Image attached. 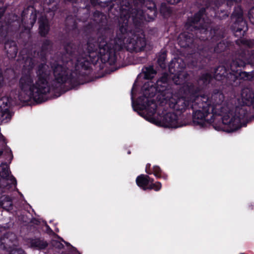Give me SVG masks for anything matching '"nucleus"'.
Wrapping results in <instances>:
<instances>
[{"mask_svg":"<svg viewBox=\"0 0 254 254\" xmlns=\"http://www.w3.org/2000/svg\"><path fill=\"white\" fill-rule=\"evenodd\" d=\"M153 182L148 176L141 175L138 176L136 179V182L138 187L141 188L143 190L148 189L150 183Z\"/></svg>","mask_w":254,"mask_h":254,"instance_id":"2eb2a0df","label":"nucleus"},{"mask_svg":"<svg viewBox=\"0 0 254 254\" xmlns=\"http://www.w3.org/2000/svg\"><path fill=\"white\" fill-rule=\"evenodd\" d=\"M167 82L168 76L164 75L157 81L156 87L153 86V83L150 81L146 82L143 86V89L145 90V96L139 98L137 101L138 108L141 110H144L142 116L152 124L166 127H182L186 124L182 120L181 116H178L174 113H167L161 120L155 116L157 105L149 98L153 96L156 91H163V88L167 87Z\"/></svg>","mask_w":254,"mask_h":254,"instance_id":"7ed1b4c3","label":"nucleus"},{"mask_svg":"<svg viewBox=\"0 0 254 254\" xmlns=\"http://www.w3.org/2000/svg\"><path fill=\"white\" fill-rule=\"evenodd\" d=\"M207 101L205 96H197L192 102L191 106L194 110L192 121L194 125L205 127L215 123L216 115L212 112H209V104L206 103Z\"/></svg>","mask_w":254,"mask_h":254,"instance_id":"20e7f679","label":"nucleus"},{"mask_svg":"<svg viewBox=\"0 0 254 254\" xmlns=\"http://www.w3.org/2000/svg\"><path fill=\"white\" fill-rule=\"evenodd\" d=\"M0 185L1 187H6L9 185L15 186V179L10 175L9 166L6 163H1L0 165Z\"/></svg>","mask_w":254,"mask_h":254,"instance_id":"1a4fd4ad","label":"nucleus"},{"mask_svg":"<svg viewBox=\"0 0 254 254\" xmlns=\"http://www.w3.org/2000/svg\"><path fill=\"white\" fill-rule=\"evenodd\" d=\"M127 21V20L125 19L123 21V24L120 25L117 36L114 41V45L112 47H109L104 39L98 40L99 44L89 42L87 46L89 56H79L75 60L72 59L71 61L68 62L66 64L67 65L69 66L73 62H76L74 65L75 70H78L80 68H86L89 63V59H93L96 56L106 55L108 58L115 50H120L123 47L128 50L136 51L137 49L143 48L145 45L144 40L140 39L136 42V36L128 30Z\"/></svg>","mask_w":254,"mask_h":254,"instance_id":"f03ea898","label":"nucleus"},{"mask_svg":"<svg viewBox=\"0 0 254 254\" xmlns=\"http://www.w3.org/2000/svg\"><path fill=\"white\" fill-rule=\"evenodd\" d=\"M5 49L7 50V54L9 55V58L14 57L16 55L17 50L14 42L6 43Z\"/></svg>","mask_w":254,"mask_h":254,"instance_id":"6ab92c4d","label":"nucleus"},{"mask_svg":"<svg viewBox=\"0 0 254 254\" xmlns=\"http://www.w3.org/2000/svg\"><path fill=\"white\" fill-rule=\"evenodd\" d=\"M204 11V9L200 10L193 19H189L186 25V27L189 30L192 31V29H194V30L196 31L195 34L197 37H199V34L207 35L208 33L207 28L205 27L206 26L205 25L201 26V27L198 29L196 28H197L198 22L201 23V17Z\"/></svg>","mask_w":254,"mask_h":254,"instance_id":"6e6552de","label":"nucleus"},{"mask_svg":"<svg viewBox=\"0 0 254 254\" xmlns=\"http://www.w3.org/2000/svg\"><path fill=\"white\" fill-rule=\"evenodd\" d=\"M181 64L180 69H178L177 73L173 76V80L176 84H181L184 80L185 75L186 73L182 71V70L185 66L184 62L182 60H178L177 62L175 64V66H179Z\"/></svg>","mask_w":254,"mask_h":254,"instance_id":"4468645a","label":"nucleus"},{"mask_svg":"<svg viewBox=\"0 0 254 254\" xmlns=\"http://www.w3.org/2000/svg\"><path fill=\"white\" fill-rule=\"evenodd\" d=\"M254 93L249 88H245L242 90L241 93L242 102L245 105H250L253 102Z\"/></svg>","mask_w":254,"mask_h":254,"instance_id":"dca6fc26","label":"nucleus"},{"mask_svg":"<svg viewBox=\"0 0 254 254\" xmlns=\"http://www.w3.org/2000/svg\"><path fill=\"white\" fill-rule=\"evenodd\" d=\"M137 1H139L140 2H142V0H136Z\"/></svg>","mask_w":254,"mask_h":254,"instance_id":"37998d69","label":"nucleus"},{"mask_svg":"<svg viewBox=\"0 0 254 254\" xmlns=\"http://www.w3.org/2000/svg\"><path fill=\"white\" fill-rule=\"evenodd\" d=\"M248 16L251 22L254 24V7L252 8L248 13Z\"/></svg>","mask_w":254,"mask_h":254,"instance_id":"a878e982","label":"nucleus"},{"mask_svg":"<svg viewBox=\"0 0 254 254\" xmlns=\"http://www.w3.org/2000/svg\"><path fill=\"white\" fill-rule=\"evenodd\" d=\"M145 78L146 79L152 78L156 72L152 66L145 67L143 69Z\"/></svg>","mask_w":254,"mask_h":254,"instance_id":"4be33fe9","label":"nucleus"},{"mask_svg":"<svg viewBox=\"0 0 254 254\" xmlns=\"http://www.w3.org/2000/svg\"><path fill=\"white\" fill-rule=\"evenodd\" d=\"M243 30L242 28H238L237 32V31H241V30Z\"/></svg>","mask_w":254,"mask_h":254,"instance_id":"a19ab883","label":"nucleus"},{"mask_svg":"<svg viewBox=\"0 0 254 254\" xmlns=\"http://www.w3.org/2000/svg\"><path fill=\"white\" fill-rule=\"evenodd\" d=\"M246 62L243 60L238 59L233 61L230 65V69L229 73L224 66L218 67L214 72V77L218 80H223L226 78L229 81V83L234 82L238 78L249 80V73L245 71H241L240 67L243 66Z\"/></svg>","mask_w":254,"mask_h":254,"instance_id":"39448f33","label":"nucleus"},{"mask_svg":"<svg viewBox=\"0 0 254 254\" xmlns=\"http://www.w3.org/2000/svg\"><path fill=\"white\" fill-rule=\"evenodd\" d=\"M8 252V254H25L24 252L20 248H18V246L16 247L12 248L11 249H9Z\"/></svg>","mask_w":254,"mask_h":254,"instance_id":"b1692460","label":"nucleus"},{"mask_svg":"<svg viewBox=\"0 0 254 254\" xmlns=\"http://www.w3.org/2000/svg\"><path fill=\"white\" fill-rule=\"evenodd\" d=\"M153 173L154 176L157 178H163L164 179H167V176L166 175L162 176L161 171L158 166H154L153 168Z\"/></svg>","mask_w":254,"mask_h":254,"instance_id":"5701e85b","label":"nucleus"},{"mask_svg":"<svg viewBox=\"0 0 254 254\" xmlns=\"http://www.w3.org/2000/svg\"><path fill=\"white\" fill-rule=\"evenodd\" d=\"M135 83H134L133 84L132 88V90H131V99H132V107L133 108L134 110H135V106H134V104L133 101V91L135 89Z\"/></svg>","mask_w":254,"mask_h":254,"instance_id":"c756f323","label":"nucleus"},{"mask_svg":"<svg viewBox=\"0 0 254 254\" xmlns=\"http://www.w3.org/2000/svg\"><path fill=\"white\" fill-rule=\"evenodd\" d=\"M31 17L32 18V21L31 22V27H32L33 26V25L34 24V23L36 21V12H35L34 13H32Z\"/></svg>","mask_w":254,"mask_h":254,"instance_id":"c85d7f7f","label":"nucleus"},{"mask_svg":"<svg viewBox=\"0 0 254 254\" xmlns=\"http://www.w3.org/2000/svg\"><path fill=\"white\" fill-rule=\"evenodd\" d=\"M155 15L156 10L154 8H148L144 13L141 10H136V13L135 15L132 13L131 17L134 22H138L137 19L141 21L144 20L149 21L152 20Z\"/></svg>","mask_w":254,"mask_h":254,"instance_id":"f8f14e48","label":"nucleus"},{"mask_svg":"<svg viewBox=\"0 0 254 254\" xmlns=\"http://www.w3.org/2000/svg\"><path fill=\"white\" fill-rule=\"evenodd\" d=\"M6 117V115H4L2 117L4 118V120L3 121H0V123H6L7 122H8L10 118H11V113L10 112V116L8 118V119H4V118H5Z\"/></svg>","mask_w":254,"mask_h":254,"instance_id":"7c9ffc66","label":"nucleus"},{"mask_svg":"<svg viewBox=\"0 0 254 254\" xmlns=\"http://www.w3.org/2000/svg\"><path fill=\"white\" fill-rule=\"evenodd\" d=\"M167 2L170 4H176L180 1V0H166Z\"/></svg>","mask_w":254,"mask_h":254,"instance_id":"473e14b6","label":"nucleus"},{"mask_svg":"<svg viewBox=\"0 0 254 254\" xmlns=\"http://www.w3.org/2000/svg\"><path fill=\"white\" fill-rule=\"evenodd\" d=\"M217 116H222V122L215 123L213 125V127L217 130H223L227 132H233L240 128L242 126V121L243 118L234 114L230 109L228 108L227 111L224 110L223 113L220 114H216Z\"/></svg>","mask_w":254,"mask_h":254,"instance_id":"423d86ee","label":"nucleus"},{"mask_svg":"<svg viewBox=\"0 0 254 254\" xmlns=\"http://www.w3.org/2000/svg\"><path fill=\"white\" fill-rule=\"evenodd\" d=\"M188 37V36L186 33H182L179 35L178 38V43L181 47H188L191 42L192 40L190 38V36H189V38Z\"/></svg>","mask_w":254,"mask_h":254,"instance_id":"a211bd4d","label":"nucleus"},{"mask_svg":"<svg viewBox=\"0 0 254 254\" xmlns=\"http://www.w3.org/2000/svg\"><path fill=\"white\" fill-rule=\"evenodd\" d=\"M241 25H245V21H243V20H242L241 21Z\"/></svg>","mask_w":254,"mask_h":254,"instance_id":"e433bc0d","label":"nucleus"},{"mask_svg":"<svg viewBox=\"0 0 254 254\" xmlns=\"http://www.w3.org/2000/svg\"><path fill=\"white\" fill-rule=\"evenodd\" d=\"M207 98L208 101L206 103L209 104V108H211V111L213 114H220L223 113V110H228L229 107L227 102L224 101V95L220 92L213 93L211 97V100L207 96L203 95Z\"/></svg>","mask_w":254,"mask_h":254,"instance_id":"0eeeda50","label":"nucleus"},{"mask_svg":"<svg viewBox=\"0 0 254 254\" xmlns=\"http://www.w3.org/2000/svg\"><path fill=\"white\" fill-rule=\"evenodd\" d=\"M10 106V100L7 97H3L0 100V121H3L2 117L6 115L5 119H8L10 116L9 108Z\"/></svg>","mask_w":254,"mask_h":254,"instance_id":"ddd939ff","label":"nucleus"},{"mask_svg":"<svg viewBox=\"0 0 254 254\" xmlns=\"http://www.w3.org/2000/svg\"><path fill=\"white\" fill-rule=\"evenodd\" d=\"M0 206L4 209L9 210L12 208V202L8 196H2L0 197Z\"/></svg>","mask_w":254,"mask_h":254,"instance_id":"aec40b11","label":"nucleus"},{"mask_svg":"<svg viewBox=\"0 0 254 254\" xmlns=\"http://www.w3.org/2000/svg\"><path fill=\"white\" fill-rule=\"evenodd\" d=\"M18 246V242L16 235L12 233H8L0 239V248L8 251L12 248Z\"/></svg>","mask_w":254,"mask_h":254,"instance_id":"9d476101","label":"nucleus"},{"mask_svg":"<svg viewBox=\"0 0 254 254\" xmlns=\"http://www.w3.org/2000/svg\"><path fill=\"white\" fill-rule=\"evenodd\" d=\"M31 67V66H30ZM54 75L55 87L66 82L72 76V69L65 65L57 64L50 67L46 64H41L36 69V77L31 68H25L19 80V98L21 101L43 102V95L50 91V82L51 78V69Z\"/></svg>","mask_w":254,"mask_h":254,"instance_id":"f257e3e1","label":"nucleus"},{"mask_svg":"<svg viewBox=\"0 0 254 254\" xmlns=\"http://www.w3.org/2000/svg\"><path fill=\"white\" fill-rule=\"evenodd\" d=\"M211 79V75L209 74H206L205 75H203L201 77V80L204 83L207 84L210 81Z\"/></svg>","mask_w":254,"mask_h":254,"instance_id":"bb28decb","label":"nucleus"},{"mask_svg":"<svg viewBox=\"0 0 254 254\" xmlns=\"http://www.w3.org/2000/svg\"><path fill=\"white\" fill-rule=\"evenodd\" d=\"M57 0H45V2L47 4H52L53 3H54L55 1H56Z\"/></svg>","mask_w":254,"mask_h":254,"instance_id":"72a5a7b5","label":"nucleus"},{"mask_svg":"<svg viewBox=\"0 0 254 254\" xmlns=\"http://www.w3.org/2000/svg\"><path fill=\"white\" fill-rule=\"evenodd\" d=\"M165 54H163L161 56V57L159 59H158V62L160 64V65L161 66H163V65L162 64H163V63L165 61Z\"/></svg>","mask_w":254,"mask_h":254,"instance_id":"cd10ccee","label":"nucleus"},{"mask_svg":"<svg viewBox=\"0 0 254 254\" xmlns=\"http://www.w3.org/2000/svg\"><path fill=\"white\" fill-rule=\"evenodd\" d=\"M2 154V151H0V156Z\"/></svg>","mask_w":254,"mask_h":254,"instance_id":"c03bdc74","label":"nucleus"},{"mask_svg":"<svg viewBox=\"0 0 254 254\" xmlns=\"http://www.w3.org/2000/svg\"><path fill=\"white\" fill-rule=\"evenodd\" d=\"M205 37V36H200V37H199V38L201 39V40H204Z\"/></svg>","mask_w":254,"mask_h":254,"instance_id":"c9c22d12","label":"nucleus"},{"mask_svg":"<svg viewBox=\"0 0 254 254\" xmlns=\"http://www.w3.org/2000/svg\"><path fill=\"white\" fill-rule=\"evenodd\" d=\"M28 63H29V64H30V63H31V60H27V61H26V64H27Z\"/></svg>","mask_w":254,"mask_h":254,"instance_id":"ea45409f","label":"nucleus"},{"mask_svg":"<svg viewBox=\"0 0 254 254\" xmlns=\"http://www.w3.org/2000/svg\"><path fill=\"white\" fill-rule=\"evenodd\" d=\"M4 85V80L3 77L0 72V87H2Z\"/></svg>","mask_w":254,"mask_h":254,"instance_id":"2f4dec72","label":"nucleus"},{"mask_svg":"<svg viewBox=\"0 0 254 254\" xmlns=\"http://www.w3.org/2000/svg\"><path fill=\"white\" fill-rule=\"evenodd\" d=\"M251 104H252L254 106V96L253 99V102H252V103H251Z\"/></svg>","mask_w":254,"mask_h":254,"instance_id":"58836bf2","label":"nucleus"},{"mask_svg":"<svg viewBox=\"0 0 254 254\" xmlns=\"http://www.w3.org/2000/svg\"><path fill=\"white\" fill-rule=\"evenodd\" d=\"M168 102L169 106L176 110H183L187 106H189L190 103L183 98H180L178 94H174L169 97Z\"/></svg>","mask_w":254,"mask_h":254,"instance_id":"9b49d317","label":"nucleus"},{"mask_svg":"<svg viewBox=\"0 0 254 254\" xmlns=\"http://www.w3.org/2000/svg\"><path fill=\"white\" fill-rule=\"evenodd\" d=\"M161 188V184L160 182H156L155 183H150L148 187V189L151 190L153 189L156 191H158L160 190Z\"/></svg>","mask_w":254,"mask_h":254,"instance_id":"393cba45","label":"nucleus"},{"mask_svg":"<svg viewBox=\"0 0 254 254\" xmlns=\"http://www.w3.org/2000/svg\"><path fill=\"white\" fill-rule=\"evenodd\" d=\"M31 245L32 247L43 249L47 247V243L43 240L37 239L31 241Z\"/></svg>","mask_w":254,"mask_h":254,"instance_id":"412c9836","label":"nucleus"},{"mask_svg":"<svg viewBox=\"0 0 254 254\" xmlns=\"http://www.w3.org/2000/svg\"><path fill=\"white\" fill-rule=\"evenodd\" d=\"M150 164H148V165H146V172H147V169L148 168H149V167H150Z\"/></svg>","mask_w":254,"mask_h":254,"instance_id":"4c0bfd02","label":"nucleus"},{"mask_svg":"<svg viewBox=\"0 0 254 254\" xmlns=\"http://www.w3.org/2000/svg\"><path fill=\"white\" fill-rule=\"evenodd\" d=\"M49 31V25L47 18L42 17L39 20V32L42 36H45Z\"/></svg>","mask_w":254,"mask_h":254,"instance_id":"f3484780","label":"nucleus"},{"mask_svg":"<svg viewBox=\"0 0 254 254\" xmlns=\"http://www.w3.org/2000/svg\"><path fill=\"white\" fill-rule=\"evenodd\" d=\"M8 157H9V159L10 160V161H11L12 159V155L11 154V151H10L9 153V155H8Z\"/></svg>","mask_w":254,"mask_h":254,"instance_id":"f704fd0d","label":"nucleus"},{"mask_svg":"<svg viewBox=\"0 0 254 254\" xmlns=\"http://www.w3.org/2000/svg\"><path fill=\"white\" fill-rule=\"evenodd\" d=\"M170 72L171 73H173V71H172V68H171V67H170Z\"/></svg>","mask_w":254,"mask_h":254,"instance_id":"79ce46f5","label":"nucleus"}]
</instances>
